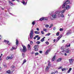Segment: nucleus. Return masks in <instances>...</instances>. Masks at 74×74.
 Masks as SVG:
<instances>
[{"instance_id":"nucleus-40","label":"nucleus","mask_w":74,"mask_h":74,"mask_svg":"<svg viewBox=\"0 0 74 74\" xmlns=\"http://www.w3.org/2000/svg\"><path fill=\"white\" fill-rule=\"evenodd\" d=\"M12 70L13 71H14V68H15V66H14L13 67H12Z\"/></svg>"},{"instance_id":"nucleus-44","label":"nucleus","mask_w":74,"mask_h":74,"mask_svg":"<svg viewBox=\"0 0 74 74\" xmlns=\"http://www.w3.org/2000/svg\"><path fill=\"white\" fill-rule=\"evenodd\" d=\"M41 33H42V34H44V33L43 31H41Z\"/></svg>"},{"instance_id":"nucleus-46","label":"nucleus","mask_w":74,"mask_h":74,"mask_svg":"<svg viewBox=\"0 0 74 74\" xmlns=\"http://www.w3.org/2000/svg\"><path fill=\"white\" fill-rule=\"evenodd\" d=\"M32 25H34L35 24V22L34 21L32 23Z\"/></svg>"},{"instance_id":"nucleus-7","label":"nucleus","mask_w":74,"mask_h":74,"mask_svg":"<svg viewBox=\"0 0 74 74\" xmlns=\"http://www.w3.org/2000/svg\"><path fill=\"white\" fill-rule=\"evenodd\" d=\"M69 61L70 64H73V61H74V60L73 59H70L69 60Z\"/></svg>"},{"instance_id":"nucleus-8","label":"nucleus","mask_w":74,"mask_h":74,"mask_svg":"<svg viewBox=\"0 0 74 74\" xmlns=\"http://www.w3.org/2000/svg\"><path fill=\"white\" fill-rule=\"evenodd\" d=\"M34 48L35 51H38V45H35Z\"/></svg>"},{"instance_id":"nucleus-45","label":"nucleus","mask_w":74,"mask_h":74,"mask_svg":"<svg viewBox=\"0 0 74 74\" xmlns=\"http://www.w3.org/2000/svg\"><path fill=\"white\" fill-rule=\"evenodd\" d=\"M58 69H63V67L62 66H61L60 67H59L58 68Z\"/></svg>"},{"instance_id":"nucleus-27","label":"nucleus","mask_w":74,"mask_h":74,"mask_svg":"<svg viewBox=\"0 0 74 74\" xmlns=\"http://www.w3.org/2000/svg\"><path fill=\"white\" fill-rule=\"evenodd\" d=\"M26 60L25 59L23 63V64H24V63H26Z\"/></svg>"},{"instance_id":"nucleus-41","label":"nucleus","mask_w":74,"mask_h":74,"mask_svg":"<svg viewBox=\"0 0 74 74\" xmlns=\"http://www.w3.org/2000/svg\"><path fill=\"white\" fill-rule=\"evenodd\" d=\"M46 44H47V45H48L49 44V42L48 41H47L46 42Z\"/></svg>"},{"instance_id":"nucleus-9","label":"nucleus","mask_w":74,"mask_h":74,"mask_svg":"<svg viewBox=\"0 0 74 74\" xmlns=\"http://www.w3.org/2000/svg\"><path fill=\"white\" fill-rule=\"evenodd\" d=\"M71 31V30H69L67 31L66 33V34L67 36H68V35H69V34H71V32H70Z\"/></svg>"},{"instance_id":"nucleus-47","label":"nucleus","mask_w":74,"mask_h":74,"mask_svg":"<svg viewBox=\"0 0 74 74\" xmlns=\"http://www.w3.org/2000/svg\"><path fill=\"white\" fill-rule=\"evenodd\" d=\"M60 49H62V50H63L64 49H63V47H61Z\"/></svg>"},{"instance_id":"nucleus-13","label":"nucleus","mask_w":74,"mask_h":74,"mask_svg":"<svg viewBox=\"0 0 74 74\" xmlns=\"http://www.w3.org/2000/svg\"><path fill=\"white\" fill-rule=\"evenodd\" d=\"M28 50H30L31 49V47H30V45L29 44L27 45Z\"/></svg>"},{"instance_id":"nucleus-59","label":"nucleus","mask_w":74,"mask_h":74,"mask_svg":"<svg viewBox=\"0 0 74 74\" xmlns=\"http://www.w3.org/2000/svg\"><path fill=\"white\" fill-rule=\"evenodd\" d=\"M56 29V28L55 27H54L53 28V30H55Z\"/></svg>"},{"instance_id":"nucleus-5","label":"nucleus","mask_w":74,"mask_h":74,"mask_svg":"<svg viewBox=\"0 0 74 74\" xmlns=\"http://www.w3.org/2000/svg\"><path fill=\"white\" fill-rule=\"evenodd\" d=\"M56 17V15L55 14H54L52 15L51 17L50 18L51 20H53V18H55Z\"/></svg>"},{"instance_id":"nucleus-64","label":"nucleus","mask_w":74,"mask_h":74,"mask_svg":"<svg viewBox=\"0 0 74 74\" xmlns=\"http://www.w3.org/2000/svg\"><path fill=\"white\" fill-rule=\"evenodd\" d=\"M58 73V71H56L55 72V73Z\"/></svg>"},{"instance_id":"nucleus-22","label":"nucleus","mask_w":74,"mask_h":74,"mask_svg":"<svg viewBox=\"0 0 74 74\" xmlns=\"http://www.w3.org/2000/svg\"><path fill=\"white\" fill-rule=\"evenodd\" d=\"M51 51V50H50V49L47 50L45 52V54H46V55H47V53H48V52H49V51Z\"/></svg>"},{"instance_id":"nucleus-53","label":"nucleus","mask_w":74,"mask_h":74,"mask_svg":"<svg viewBox=\"0 0 74 74\" xmlns=\"http://www.w3.org/2000/svg\"><path fill=\"white\" fill-rule=\"evenodd\" d=\"M39 36H38V35H36L35 36L36 38H37V37L38 38Z\"/></svg>"},{"instance_id":"nucleus-16","label":"nucleus","mask_w":74,"mask_h":74,"mask_svg":"<svg viewBox=\"0 0 74 74\" xmlns=\"http://www.w3.org/2000/svg\"><path fill=\"white\" fill-rule=\"evenodd\" d=\"M62 60V58H60L58 60H57V62H60Z\"/></svg>"},{"instance_id":"nucleus-57","label":"nucleus","mask_w":74,"mask_h":74,"mask_svg":"<svg viewBox=\"0 0 74 74\" xmlns=\"http://www.w3.org/2000/svg\"><path fill=\"white\" fill-rule=\"evenodd\" d=\"M62 52H65V50H64L63 49V51H62Z\"/></svg>"},{"instance_id":"nucleus-61","label":"nucleus","mask_w":74,"mask_h":74,"mask_svg":"<svg viewBox=\"0 0 74 74\" xmlns=\"http://www.w3.org/2000/svg\"><path fill=\"white\" fill-rule=\"evenodd\" d=\"M34 40H36V37H34Z\"/></svg>"},{"instance_id":"nucleus-2","label":"nucleus","mask_w":74,"mask_h":74,"mask_svg":"<svg viewBox=\"0 0 74 74\" xmlns=\"http://www.w3.org/2000/svg\"><path fill=\"white\" fill-rule=\"evenodd\" d=\"M22 46L23 47V49H21V51L23 52L24 53L26 52H27V49L26 48V47L25 45H22Z\"/></svg>"},{"instance_id":"nucleus-17","label":"nucleus","mask_w":74,"mask_h":74,"mask_svg":"<svg viewBox=\"0 0 74 74\" xmlns=\"http://www.w3.org/2000/svg\"><path fill=\"white\" fill-rule=\"evenodd\" d=\"M45 70L46 71H48V70H49V67H48V66H46Z\"/></svg>"},{"instance_id":"nucleus-38","label":"nucleus","mask_w":74,"mask_h":74,"mask_svg":"<svg viewBox=\"0 0 74 74\" xmlns=\"http://www.w3.org/2000/svg\"><path fill=\"white\" fill-rule=\"evenodd\" d=\"M47 29H43V31H44L45 32H47Z\"/></svg>"},{"instance_id":"nucleus-50","label":"nucleus","mask_w":74,"mask_h":74,"mask_svg":"<svg viewBox=\"0 0 74 74\" xmlns=\"http://www.w3.org/2000/svg\"><path fill=\"white\" fill-rule=\"evenodd\" d=\"M35 55H38V53H35Z\"/></svg>"},{"instance_id":"nucleus-42","label":"nucleus","mask_w":74,"mask_h":74,"mask_svg":"<svg viewBox=\"0 0 74 74\" xmlns=\"http://www.w3.org/2000/svg\"><path fill=\"white\" fill-rule=\"evenodd\" d=\"M30 42V44H31V45H32V44H33V41H31Z\"/></svg>"},{"instance_id":"nucleus-31","label":"nucleus","mask_w":74,"mask_h":74,"mask_svg":"<svg viewBox=\"0 0 74 74\" xmlns=\"http://www.w3.org/2000/svg\"><path fill=\"white\" fill-rule=\"evenodd\" d=\"M53 26V24H51L49 27V28H51Z\"/></svg>"},{"instance_id":"nucleus-36","label":"nucleus","mask_w":74,"mask_h":74,"mask_svg":"<svg viewBox=\"0 0 74 74\" xmlns=\"http://www.w3.org/2000/svg\"><path fill=\"white\" fill-rule=\"evenodd\" d=\"M45 27H49V25H48V24L46 25Z\"/></svg>"},{"instance_id":"nucleus-55","label":"nucleus","mask_w":74,"mask_h":74,"mask_svg":"<svg viewBox=\"0 0 74 74\" xmlns=\"http://www.w3.org/2000/svg\"><path fill=\"white\" fill-rule=\"evenodd\" d=\"M65 41V40H62V43H63V42H64Z\"/></svg>"},{"instance_id":"nucleus-3","label":"nucleus","mask_w":74,"mask_h":74,"mask_svg":"<svg viewBox=\"0 0 74 74\" xmlns=\"http://www.w3.org/2000/svg\"><path fill=\"white\" fill-rule=\"evenodd\" d=\"M70 1L68 0L65 1L64 3L62 5V8H64L66 7V5L70 3Z\"/></svg>"},{"instance_id":"nucleus-10","label":"nucleus","mask_w":74,"mask_h":74,"mask_svg":"<svg viewBox=\"0 0 74 74\" xmlns=\"http://www.w3.org/2000/svg\"><path fill=\"white\" fill-rule=\"evenodd\" d=\"M65 8L66 10H69V9H70V6L69 5H65Z\"/></svg>"},{"instance_id":"nucleus-20","label":"nucleus","mask_w":74,"mask_h":74,"mask_svg":"<svg viewBox=\"0 0 74 74\" xmlns=\"http://www.w3.org/2000/svg\"><path fill=\"white\" fill-rule=\"evenodd\" d=\"M47 19H48L47 18V17H43V21L47 20Z\"/></svg>"},{"instance_id":"nucleus-35","label":"nucleus","mask_w":74,"mask_h":74,"mask_svg":"<svg viewBox=\"0 0 74 74\" xmlns=\"http://www.w3.org/2000/svg\"><path fill=\"white\" fill-rule=\"evenodd\" d=\"M50 34H51L50 33H49L48 34H46V36H49V35H50Z\"/></svg>"},{"instance_id":"nucleus-25","label":"nucleus","mask_w":74,"mask_h":74,"mask_svg":"<svg viewBox=\"0 0 74 74\" xmlns=\"http://www.w3.org/2000/svg\"><path fill=\"white\" fill-rule=\"evenodd\" d=\"M21 3H23V4L24 5V4H25V2L24 0H23L21 2Z\"/></svg>"},{"instance_id":"nucleus-11","label":"nucleus","mask_w":74,"mask_h":74,"mask_svg":"<svg viewBox=\"0 0 74 74\" xmlns=\"http://www.w3.org/2000/svg\"><path fill=\"white\" fill-rule=\"evenodd\" d=\"M4 42H5V43H7L8 45H10V43L9 42V41L7 40H4Z\"/></svg>"},{"instance_id":"nucleus-26","label":"nucleus","mask_w":74,"mask_h":74,"mask_svg":"<svg viewBox=\"0 0 74 74\" xmlns=\"http://www.w3.org/2000/svg\"><path fill=\"white\" fill-rule=\"evenodd\" d=\"M13 49H15V48L14 47H12V49H11V51H12V50H13Z\"/></svg>"},{"instance_id":"nucleus-23","label":"nucleus","mask_w":74,"mask_h":74,"mask_svg":"<svg viewBox=\"0 0 74 74\" xmlns=\"http://www.w3.org/2000/svg\"><path fill=\"white\" fill-rule=\"evenodd\" d=\"M34 33L35 34H40V32L35 31L34 32Z\"/></svg>"},{"instance_id":"nucleus-18","label":"nucleus","mask_w":74,"mask_h":74,"mask_svg":"<svg viewBox=\"0 0 74 74\" xmlns=\"http://www.w3.org/2000/svg\"><path fill=\"white\" fill-rule=\"evenodd\" d=\"M60 16L62 17V18L64 17V16L63 15V13L62 14H60L58 16L59 17H60Z\"/></svg>"},{"instance_id":"nucleus-39","label":"nucleus","mask_w":74,"mask_h":74,"mask_svg":"<svg viewBox=\"0 0 74 74\" xmlns=\"http://www.w3.org/2000/svg\"><path fill=\"white\" fill-rule=\"evenodd\" d=\"M22 56H23V58H24L25 56V54L24 53H22Z\"/></svg>"},{"instance_id":"nucleus-4","label":"nucleus","mask_w":74,"mask_h":74,"mask_svg":"<svg viewBox=\"0 0 74 74\" xmlns=\"http://www.w3.org/2000/svg\"><path fill=\"white\" fill-rule=\"evenodd\" d=\"M29 36L30 39H32L33 38V29L31 30Z\"/></svg>"},{"instance_id":"nucleus-32","label":"nucleus","mask_w":74,"mask_h":74,"mask_svg":"<svg viewBox=\"0 0 74 74\" xmlns=\"http://www.w3.org/2000/svg\"><path fill=\"white\" fill-rule=\"evenodd\" d=\"M39 21H43V17L40 18L39 19Z\"/></svg>"},{"instance_id":"nucleus-37","label":"nucleus","mask_w":74,"mask_h":74,"mask_svg":"<svg viewBox=\"0 0 74 74\" xmlns=\"http://www.w3.org/2000/svg\"><path fill=\"white\" fill-rule=\"evenodd\" d=\"M62 71H65V70H66V69L65 68H64L63 69H62Z\"/></svg>"},{"instance_id":"nucleus-1","label":"nucleus","mask_w":74,"mask_h":74,"mask_svg":"<svg viewBox=\"0 0 74 74\" xmlns=\"http://www.w3.org/2000/svg\"><path fill=\"white\" fill-rule=\"evenodd\" d=\"M65 11H66L65 9H64L63 10H62L61 11H57L56 12V14H58V16H59L60 14H63V13H64Z\"/></svg>"},{"instance_id":"nucleus-51","label":"nucleus","mask_w":74,"mask_h":74,"mask_svg":"<svg viewBox=\"0 0 74 74\" xmlns=\"http://www.w3.org/2000/svg\"><path fill=\"white\" fill-rule=\"evenodd\" d=\"M60 31H63V29L60 28Z\"/></svg>"},{"instance_id":"nucleus-48","label":"nucleus","mask_w":74,"mask_h":74,"mask_svg":"<svg viewBox=\"0 0 74 74\" xmlns=\"http://www.w3.org/2000/svg\"><path fill=\"white\" fill-rule=\"evenodd\" d=\"M6 65V64L5 63H3V66H5Z\"/></svg>"},{"instance_id":"nucleus-30","label":"nucleus","mask_w":74,"mask_h":74,"mask_svg":"<svg viewBox=\"0 0 74 74\" xmlns=\"http://www.w3.org/2000/svg\"><path fill=\"white\" fill-rule=\"evenodd\" d=\"M36 44H40L41 43V42L40 41H37L36 42Z\"/></svg>"},{"instance_id":"nucleus-52","label":"nucleus","mask_w":74,"mask_h":74,"mask_svg":"<svg viewBox=\"0 0 74 74\" xmlns=\"http://www.w3.org/2000/svg\"><path fill=\"white\" fill-rule=\"evenodd\" d=\"M36 30L37 31H39V28H36Z\"/></svg>"},{"instance_id":"nucleus-60","label":"nucleus","mask_w":74,"mask_h":74,"mask_svg":"<svg viewBox=\"0 0 74 74\" xmlns=\"http://www.w3.org/2000/svg\"><path fill=\"white\" fill-rule=\"evenodd\" d=\"M55 73L52 72L51 73V74H55Z\"/></svg>"},{"instance_id":"nucleus-24","label":"nucleus","mask_w":74,"mask_h":74,"mask_svg":"<svg viewBox=\"0 0 74 74\" xmlns=\"http://www.w3.org/2000/svg\"><path fill=\"white\" fill-rule=\"evenodd\" d=\"M9 2L10 3L11 5H13V3H12V2L9 1Z\"/></svg>"},{"instance_id":"nucleus-21","label":"nucleus","mask_w":74,"mask_h":74,"mask_svg":"<svg viewBox=\"0 0 74 74\" xmlns=\"http://www.w3.org/2000/svg\"><path fill=\"white\" fill-rule=\"evenodd\" d=\"M6 73H8V74H10L11 73V71L9 70L6 71Z\"/></svg>"},{"instance_id":"nucleus-49","label":"nucleus","mask_w":74,"mask_h":74,"mask_svg":"<svg viewBox=\"0 0 74 74\" xmlns=\"http://www.w3.org/2000/svg\"><path fill=\"white\" fill-rule=\"evenodd\" d=\"M39 52L40 53H42V51H39Z\"/></svg>"},{"instance_id":"nucleus-33","label":"nucleus","mask_w":74,"mask_h":74,"mask_svg":"<svg viewBox=\"0 0 74 74\" xmlns=\"http://www.w3.org/2000/svg\"><path fill=\"white\" fill-rule=\"evenodd\" d=\"M66 47H70V44H69V45H66Z\"/></svg>"},{"instance_id":"nucleus-56","label":"nucleus","mask_w":74,"mask_h":74,"mask_svg":"<svg viewBox=\"0 0 74 74\" xmlns=\"http://www.w3.org/2000/svg\"><path fill=\"white\" fill-rule=\"evenodd\" d=\"M70 70H69L68 71L67 73H70Z\"/></svg>"},{"instance_id":"nucleus-34","label":"nucleus","mask_w":74,"mask_h":74,"mask_svg":"<svg viewBox=\"0 0 74 74\" xmlns=\"http://www.w3.org/2000/svg\"><path fill=\"white\" fill-rule=\"evenodd\" d=\"M48 66H49V64H50V63H51L50 62V61H48Z\"/></svg>"},{"instance_id":"nucleus-58","label":"nucleus","mask_w":74,"mask_h":74,"mask_svg":"<svg viewBox=\"0 0 74 74\" xmlns=\"http://www.w3.org/2000/svg\"><path fill=\"white\" fill-rule=\"evenodd\" d=\"M3 66L4 67H7V65H3Z\"/></svg>"},{"instance_id":"nucleus-63","label":"nucleus","mask_w":74,"mask_h":74,"mask_svg":"<svg viewBox=\"0 0 74 74\" xmlns=\"http://www.w3.org/2000/svg\"><path fill=\"white\" fill-rule=\"evenodd\" d=\"M64 55L65 56H67V54H66V53H65L64 54Z\"/></svg>"},{"instance_id":"nucleus-28","label":"nucleus","mask_w":74,"mask_h":74,"mask_svg":"<svg viewBox=\"0 0 74 74\" xmlns=\"http://www.w3.org/2000/svg\"><path fill=\"white\" fill-rule=\"evenodd\" d=\"M45 40V39H44L42 38L41 40H40V41H41L42 42H43Z\"/></svg>"},{"instance_id":"nucleus-15","label":"nucleus","mask_w":74,"mask_h":74,"mask_svg":"<svg viewBox=\"0 0 74 74\" xmlns=\"http://www.w3.org/2000/svg\"><path fill=\"white\" fill-rule=\"evenodd\" d=\"M65 52L66 53H69V52H70V51H69V49H67L66 50H65Z\"/></svg>"},{"instance_id":"nucleus-12","label":"nucleus","mask_w":74,"mask_h":74,"mask_svg":"<svg viewBox=\"0 0 74 74\" xmlns=\"http://www.w3.org/2000/svg\"><path fill=\"white\" fill-rule=\"evenodd\" d=\"M62 35H60L59 37H58L57 39L56 40V41H58V40H60V39L62 37Z\"/></svg>"},{"instance_id":"nucleus-19","label":"nucleus","mask_w":74,"mask_h":74,"mask_svg":"<svg viewBox=\"0 0 74 74\" xmlns=\"http://www.w3.org/2000/svg\"><path fill=\"white\" fill-rule=\"evenodd\" d=\"M18 43H19V42L18 41V39H16V45H18Z\"/></svg>"},{"instance_id":"nucleus-54","label":"nucleus","mask_w":74,"mask_h":74,"mask_svg":"<svg viewBox=\"0 0 74 74\" xmlns=\"http://www.w3.org/2000/svg\"><path fill=\"white\" fill-rule=\"evenodd\" d=\"M71 70H72V69L71 68H69V70L70 71H71Z\"/></svg>"},{"instance_id":"nucleus-29","label":"nucleus","mask_w":74,"mask_h":74,"mask_svg":"<svg viewBox=\"0 0 74 74\" xmlns=\"http://www.w3.org/2000/svg\"><path fill=\"white\" fill-rule=\"evenodd\" d=\"M56 36H59V32H58L56 34Z\"/></svg>"},{"instance_id":"nucleus-6","label":"nucleus","mask_w":74,"mask_h":74,"mask_svg":"<svg viewBox=\"0 0 74 74\" xmlns=\"http://www.w3.org/2000/svg\"><path fill=\"white\" fill-rule=\"evenodd\" d=\"M13 57H14L13 55H12L10 57H7L6 58V60H8L9 59H11L12 58H13Z\"/></svg>"},{"instance_id":"nucleus-43","label":"nucleus","mask_w":74,"mask_h":74,"mask_svg":"<svg viewBox=\"0 0 74 74\" xmlns=\"http://www.w3.org/2000/svg\"><path fill=\"white\" fill-rule=\"evenodd\" d=\"M40 37H38L37 38V40H40Z\"/></svg>"},{"instance_id":"nucleus-14","label":"nucleus","mask_w":74,"mask_h":74,"mask_svg":"<svg viewBox=\"0 0 74 74\" xmlns=\"http://www.w3.org/2000/svg\"><path fill=\"white\" fill-rule=\"evenodd\" d=\"M56 58V55H55L54 56L53 58H52V61L53 62L54 61V60H55Z\"/></svg>"},{"instance_id":"nucleus-62","label":"nucleus","mask_w":74,"mask_h":74,"mask_svg":"<svg viewBox=\"0 0 74 74\" xmlns=\"http://www.w3.org/2000/svg\"><path fill=\"white\" fill-rule=\"evenodd\" d=\"M55 41H56V40L54 39L53 40L54 42H55Z\"/></svg>"}]
</instances>
